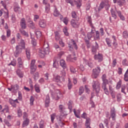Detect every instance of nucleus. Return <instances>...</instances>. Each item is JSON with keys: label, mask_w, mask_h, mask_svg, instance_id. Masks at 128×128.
Masks as SVG:
<instances>
[{"label": "nucleus", "mask_w": 128, "mask_h": 128, "mask_svg": "<svg viewBox=\"0 0 128 128\" xmlns=\"http://www.w3.org/2000/svg\"><path fill=\"white\" fill-rule=\"evenodd\" d=\"M62 80V78L59 76H56L54 78V80L56 82H60V80Z\"/></svg>", "instance_id": "obj_41"}, {"label": "nucleus", "mask_w": 128, "mask_h": 128, "mask_svg": "<svg viewBox=\"0 0 128 128\" xmlns=\"http://www.w3.org/2000/svg\"><path fill=\"white\" fill-rule=\"evenodd\" d=\"M9 102L10 104L14 107H16V103H19L18 99H16L15 100L10 99L9 100Z\"/></svg>", "instance_id": "obj_17"}, {"label": "nucleus", "mask_w": 128, "mask_h": 128, "mask_svg": "<svg viewBox=\"0 0 128 128\" xmlns=\"http://www.w3.org/2000/svg\"><path fill=\"white\" fill-rule=\"evenodd\" d=\"M35 33H36V35L38 38L42 36V34L40 32V31H39V30L36 31Z\"/></svg>", "instance_id": "obj_49"}, {"label": "nucleus", "mask_w": 128, "mask_h": 128, "mask_svg": "<svg viewBox=\"0 0 128 128\" xmlns=\"http://www.w3.org/2000/svg\"><path fill=\"white\" fill-rule=\"evenodd\" d=\"M72 101L70 100L69 101V103L68 104V108L70 110H72Z\"/></svg>", "instance_id": "obj_58"}, {"label": "nucleus", "mask_w": 128, "mask_h": 128, "mask_svg": "<svg viewBox=\"0 0 128 128\" xmlns=\"http://www.w3.org/2000/svg\"><path fill=\"white\" fill-rule=\"evenodd\" d=\"M68 27L66 26L64 27L63 29V32H64V34L66 36H68L69 35V34L68 32Z\"/></svg>", "instance_id": "obj_42"}, {"label": "nucleus", "mask_w": 128, "mask_h": 128, "mask_svg": "<svg viewBox=\"0 0 128 128\" xmlns=\"http://www.w3.org/2000/svg\"><path fill=\"white\" fill-rule=\"evenodd\" d=\"M51 121L52 122H54V119L56 118V114H52L50 116Z\"/></svg>", "instance_id": "obj_60"}, {"label": "nucleus", "mask_w": 128, "mask_h": 128, "mask_svg": "<svg viewBox=\"0 0 128 128\" xmlns=\"http://www.w3.org/2000/svg\"><path fill=\"white\" fill-rule=\"evenodd\" d=\"M90 122H91V120L90 118H86V126H90Z\"/></svg>", "instance_id": "obj_43"}, {"label": "nucleus", "mask_w": 128, "mask_h": 128, "mask_svg": "<svg viewBox=\"0 0 128 128\" xmlns=\"http://www.w3.org/2000/svg\"><path fill=\"white\" fill-rule=\"evenodd\" d=\"M93 89L96 91V93H98L100 91V83L98 81L96 80L93 82Z\"/></svg>", "instance_id": "obj_8"}, {"label": "nucleus", "mask_w": 128, "mask_h": 128, "mask_svg": "<svg viewBox=\"0 0 128 128\" xmlns=\"http://www.w3.org/2000/svg\"><path fill=\"white\" fill-rule=\"evenodd\" d=\"M58 64L56 60H54L53 67L55 68H58Z\"/></svg>", "instance_id": "obj_47"}, {"label": "nucleus", "mask_w": 128, "mask_h": 128, "mask_svg": "<svg viewBox=\"0 0 128 128\" xmlns=\"http://www.w3.org/2000/svg\"><path fill=\"white\" fill-rule=\"evenodd\" d=\"M70 70L71 72L74 73L76 72V68H75L73 66H70Z\"/></svg>", "instance_id": "obj_57"}, {"label": "nucleus", "mask_w": 128, "mask_h": 128, "mask_svg": "<svg viewBox=\"0 0 128 128\" xmlns=\"http://www.w3.org/2000/svg\"><path fill=\"white\" fill-rule=\"evenodd\" d=\"M34 98L33 96H31L30 98V106L34 105Z\"/></svg>", "instance_id": "obj_53"}, {"label": "nucleus", "mask_w": 128, "mask_h": 128, "mask_svg": "<svg viewBox=\"0 0 128 128\" xmlns=\"http://www.w3.org/2000/svg\"><path fill=\"white\" fill-rule=\"evenodd\" d=\"M24 122L22 124V126L25 127L29 124L30 120L29 119H24Z\"/></svg>", "instance_id": "obj_29"}, {"label": "nucleus", "mask_w": 128, "mask_h": 128, "mask_svg": "<svg viewBox=\"0 0 128 128\" xmlns=\"http://www.w3.org/2000/svg\"><path fill=\"white\" fill-rule=\"evenodd\" d=\"M60 66L64 68V70L66 68L67 66L64 60H60Z\"/></svg>", "instance_id": "obj_24"}, {"label": "nucleus", "mask_w": 128, "mask_h": 128, "mask_svg": "<svg viewBox=\"0 0 128 128\" xmlns=\"http://www.w3.org/2000/svg\"><path fill=\"white\" fill-rule=\"evenodd\" d=\"M32 76L35 80H37L39 78V73L38 72H36Z\"/></svg>", "instance_id": "obj_38"}, {"label": "nucleus", "mask_w": 128, "mask_h": 128, "mask_svg": "<svg viewBox=\"0 0 128 128\" xmlns=\"http://www.w3.org/2000/svg\"><path fill=\"white\" fill-rule=\"evenodd\" d=\"M60 74L62 76L61 77L62 80H64V77L66 76V72L64 71V70H62Z\"/></svg>", "instance_id": "obj_44"}, {"label": "nucleus", "mask_w": 128, "mask_h": 128, "mask_svg": "<svg viewBox=\"0 0 128 128\" xmlns=\"http://www.w3.org/2000/svg\"><path fill=\"white\" fill-rule=\"evenodd\" d=\"M98 48V42H96L95 46H92V52L93 53V54H96Z\"/></svg>", "instance_id": "obj_19"}, {"label": "nucleus", "mask_w": 128, "mask_h": 128, "mask_svg": "<svg viewBox=\"0 0 128 128\" xmlns=\"http://www.w3.org/2000/svg\"><path fill=\"white\" fill-rule=\"evenodd\" d=\"M20 9V6H14V11L16 12H18Z\"/></svg>", "instance_id": "obj_62"}, {"label": "nucleus", "mask_w": 128, "mask_h": 128, "mask_svg": "<svg viewBox=\"0 0 128 128\" xmlns=\"http://www.w3.org/2000/svg\"><path fill=\"white\" fill-rule=\"evenodd\" d=\"M77 58L76 56V54L73 52L71 55H69L67 56V60H69L71 62H74V60H76Z\"/></svg>", "instance_id": "obj_10"}, {"label": "nucleus", "mask_w": 128, "mask_h": 128, "mask_svg": "<svg viewBox=\"0 0 128 128\" xmlns=\"http://www.w3.org/2000/svg\"><path fill=\"white\" fill-rule=\"evenodd\" d=\"M34 88H35V91L36 92V93H40V84H36L34 86Z\"/></svg>", "instance_id": "obj_28"}, {"label": "nucleus", "mask_w": 128, "mask_h": 128, "mask_svg": "<svg viewBox=\"0 0 128 128\" xmlns=\"http://www.w3.org/2000/svg\"><path fill=\"white\" fill-rule=\"evenodd\" d=\"M126 89V84L122 85V86L121 88V92L122 93H124V94H126V92H125Z\"/></svg>", "instance_id": "obj_40"}, {"label": "nucleus", "mask_w": 128, "mask_h": 128, "mask_svg": "<svg viewBox=\"0 0 128 128\" xmlns=\"http://www.w3.org/2000/svg\"><path fill=\"white\" fill-rule=\"evenodd\" d=\"M18 66L20 68H23V62L20 58H18Z\"/></svg>", "instance_id": "obj_30"}, {"label": "nucleus", "mask_w": 128, "mask_h": 128, "mask_svg": "<svg viewBox=\"0 0 128 128\" xmlns=\"http://www.w3.org/2000/svg\"><path fill=\"white\" fill-rule=\"evenodd\" d=\"M53 14L54 16H58L60 15V12L56 8H55Z\"/></svg>", "instance_id": "obj_50"}, {"label": "nucleus", "mask_w": 128, "mask_h": 128, "mask_svg": "<svg viewBox=\"0 0 128 128\" xmlns=\"http://www.w3.org/2000/svg\"><path fill=\"white\" fill-rule=\"evenodd\" d=\"M114 4L117 3V4L120 6H122L126 3L125 0H113Z\"/></svg>", "instance_id": "obj_13"}, {"label": "nucleus", "mask_w": 128, "mask_h": 128, "mask_svg": "<svg viewBox=\"0 0 128 128\" xmlns=\"http://www.w3.org/2000/svg\"><path fill=\"white\" fill-rule=\"evenodd\" d=\"M28 27L32 29L36 28V25L32 21L30 20H28Z\"/></svg>", "instance_id": "obj_21"}, {"label": "nucleus", "mask_w": 128, "mask_h": 128, "mask_svg": "<svg viewBox=\"0 0 128 128\" xmlns=\"http://www.w3.org/2000/svg\"><path fill=\"white\" fill-rule=\"evenodd\" d=\"M123 36L125 38L128 37V33L127 31H124L123 32Z\"/></svg>", "instance_id": "obj_64"}, {"label": "nucleus", "mask_w": 128, "mask_h": 128, "mask_svg": "<svg viewBox=\"0 0 128 128\" xmlns=\"http://www.w3.org/2000/svg\"><path fill=\"white\" fill-rule=\"evenodd\" d=\"M52 98L55 100H58L62 96V93L59 90H56L54 93H52Z\"/></svg>", "instance_id": "obj_3"}, {"label": "nucleus", "mask_w": 128, "mask_h": 128, "mask_svg": "<svg viewBox=\"0 0 128 128\" xmlns=\"http://www.w3.org/2000/svg\"><path fill=\"white\" fill-rule=\"evenodd\" d=\"M94 59L98 60V62H102L103 60V57L102 54H98V55H95L94 56Z\"/></svg>", "instance_id": "obj_14"}, {"label": "nucleus", "mask_w": 128, "mask_h": 128, "mask_svg": "<svg viewBox=\"0 0 128 128\" xmlns=\"http://www.w3.org/2000/svg\"><path fill=\"white\" fill-rule=\"evenodd\" d=\"M95 40H100V33L98 30L96 31V35L94 36Z\"/></svg>", "instance_id": "obj_25"}, {"label": "nucleus", "mask_w": 128, "mask_h": 128, "mask_svg": "<svg viewBox=\"0 0 128 128\" xmlns=\"http://www.w3.org/2000/svg\"><path fill=\"white\" fill-rule=\"evenodd\" d=\"M102 88L104 90V92H105V94L106 95H108L109 94L108 90V89L106 88V86H102Z\"/></svg>", "instance_id": "obj_48"}, {"label": "nucleus", "mask_w": 128, "mask_h": 128, "mask_svg": "<svg viewBox=\"0 0 128 128\" xmlns=\"http://www.w3.org/2000/svg\"><path fill=\"white\" fill-rule=\"evenodd\" d=\"M26 52L28 60L30 59V48H27L26 49Z\"/></svg>", "instance_id": "obj_27"}, {"label": "nucleus", "mask_w": 128, "mask_h": 128, "mask_svg": "<svg viewBox=\"0 0 128 128\" xmlns=\"http://www.w3.org/2000/svg\"><path fill=\"white\" fill-rule=\"evenodd\" d=\"M1 4L4 7V8L6 10V12H4L5 14H4V18H8L9 17V13H8V10L6 9V4H4V2L3 1H1Z\"/></svg>", "instance_id": "obj_16"}, {"label": "nucleus", "mask_w": 128, "mask_h": 128, "mask_svg": "<svg viewBox=\"0 0 128 128\" xmlns=\"http://www.w3.org/2000/svg\"><path fill=\"white\" fill-rule=\"evenodd\" d=\"M18 117L20 118L22 116V111L19 108L18 110Z\"/></svg>", "instance_id": "obj_59"}, {"label": "nucleus", "mask_w": 128, "mask_h": 128, "mask_svg": "<svg viewBox=\"0 0 128 128\" xmlns=\"http://www.w3.org/2000/svg\"><path fill=\"white\" fill-rule=\"evenodd\" d=\"M38 52L41 58H44L46 55L50 53L49 45L47 42H44L43 48L38 50Z\"/></svg>", "instance_id": "obj_2"}, {"label": "nucleus", "mask_w": 128, "mask_h": 128, "mask_svg": "<svg viewBox=\"0 0 128 128\" xmlns=\"http://www.w3.org/2000/svg\"><path fill=\"white\" fill-rule=\"evenodd\" d=\"M116 109L112 108L110 110V117L112 118V120H116Z\"/></svg>", "instance_id": "obj_15"}, {"label": "nucleus", "mask_w": 128, "mask_h": 128, "mask_svg": "<svg viewBox=\"0 0 128 128\" xmlns=\"http://www.w3.org/2000/svg\"><path fill=\"white\" fill-rule=\"evenodd\" d=\"M103 83L102 84V86H106L107 84H108V80L106 78L104 80H103Z\"/></svg>", "instance_id": "obj_54"}, {"label": "nucleus", "mask_w": 128, "mask_h": 128, "mask_svg": "<svg viewBox=\"0 0 128 128\" xmlns=\"http://www.w3.org/2000/svg\"><path fill=\"white\" fill-rule=\"evenodd\" d=\"M55 39L56 40H58L60 39V36L58 31H56L55 32Z\"/></svg>", "instance_id": "obj_33"}, {"label": "nucleus", "mask_w": 128, "mask_h": 128, "mask_svg": "<svg viewBox=\"0 0 128 128\" xmlns=\"http://www.w3.org/2000/svg\"><path fill=\"white\" fill-rule=\"evenodd\" d=\"M59 110L60 112V117L64 116H65L68 115V113L66 110V108L64 107V105L60 104L59 106Z\"/></svg>", "instance_id": "obj_6"}, {"label": "nucleus", "mask_w": 128, "mask_h": 128, "mask_svg": "<svg viewBox=\"0 0 128 128\" xmlns=\"http://www.w3.org/2000/svg\"><path fill=\"white\" fill-rule=\"evenodd\" d=\"M44 121L42 120H40V128H44Z\"/></svg>", "instance_id": "obj_56"}, {"label": "nucleus", "mask_w": 128, "mask_h": 128, "mask_svg": "<svg viewBox=\"0 0 128 128\" xmlns=\"http://www.w3.org/2000/svg\"><path fill=\"white\" fill-rule=\"evenodd\" d=\"M71 25L72 26V27L74 28H78L80 25V22L78 21V20H74V19H72L70 22Z\"/></svg>", "instance_id": "obj_9"}, {"label": "nucleus", "mask_w": 128, "mask_h": 128, "mask_svg": "<svg viewBox=\"0 0 128 128\" xmlns=\"http://www.w3.org/2000/svg\"><path fill=\"white\" fill-rule=\"evenodd\" d=\"M35 63H36V60H33L31 61V64H30L31 74H32V72H35L36 70V66L35 65Z\"/></svg>", "instance_id": "obj_11"}, {"label": "nucleus", "mask_w": 128, "mask_h": 128, "mask_svg": "<svg viewBox=\"0 0 128 128\" xmlns=\"http://www.w3.org/2000/svg\"><path fill=\"white\" fill-rule=\"evenodd\" d=\"M20 89V86L18 84H16L14 85H12V92L14 93H16V92Z\"/></svg>", "instance_id": "obj_18"}, {"label": "nucleus", "mask_w": 128, "mask_h": 128, "mask_svg": "<svg viewBox=\"0 0 128 128\" xmlns=\"http://www.w3.org/2000/svg\"><path fill=\"white\" fill-rule=\"evenodd\" d=\"M39 26L40 27H41L42 28H46V21L44 20H40L39 21Z\"/></svg>", "instance_id": "obj_20"}, {"label": "nucleus", "mask_w": 128, "mask_h": 128, "mask_svg": "<svg viewBox=\"0 0 128 128\" xmlns=\"http://www.w3.org/2000/svg\"><path fill=\"white\" fill-rule=\"evenodd\" d=\"M112 16L114 18V19H116L117 15L116 14L115 11H113V10H111Z\"/></svg>", "instance_id": "obj_51"}, {"label": "nucleus", "mask_w": 128, "mask_h": 128, "mask_svg": "<svg viewBox=\"0 0 128 128\" xmlns=\"http://www.w3.org/2000/svg\"><path fill=\"white\" fill-rule=\"evenodd\" d=\"M16 74L19 76L20 78H22L24 76V72H21L20 70H18L16 71Z\"/></svg>", "instance_id": "obj_32"}, {"label": "nucleus", "mask_w": 128, "mask_h": 128, "mask_svg": "<svg viewBox=\"0 0 128 128\" xmlns=\"http://www.w3.org/2000/svg\"><path fill=\"white\" fill-rule=\"evenodd\" d=\"M60 20H62L63 21V22L64 24H65L66 25L68 24V20L67 17L64 18H60Z\"/></svg>", "instance_id": "obj_45"}, {"label": "nucleus", "mask_w": 128, "mask_h": 128, "mask_svg": "<svg viewBox=\"0 0 128 128\" xmlns=\"http://www.w3.org/2000/svg\"><path fill=\"white\" fill-rule=\"evenodd\" d=\"M122 80H120L119 82H118V83H117L116 88L117 90L120 89V88L122 86Z\"/></svg>", "instance_id": "obj_39"}, {"label": "nucleus", "mask_w": 128, "mask_h": 128, "mask_svg": "<svg viewBox=\"0 0 128 128\" xmlns=\"http://www.w3.org/2000/svg\"><path fill=\"white\" fill-rule=\"evenodd\" d=\"M20 25L21 28L22 30L26 28V20L24 18H21V20L20 22Z\"/></svg>", "instance_id": "obj_12"}, {"label": "nucleus", "mask_w": 128, "mask_h": 128, "mask_svg": "<svg viewBox=\"0 0 128 128\" xmlns=\"http://www.w3.org/2000/svg\"><path fill=\"white\" fill-rule=\"evenodd\" d=\"M84 90V86H81L80 88H79V95H82Z\"/></svg>", "instance_id": "obj_46"}, {"label": "nucleus", "mask_w": 128, "mask_h": 128, "mask_svg": "<svg viewBox=\"0 0 128 128\" xmlns=\"http://www.w3.org/2000/svg\"><path fill=\"white\" fill-rule=\"evenodd\" d=\"M68 45L69 50L70 51L73 50L74 48L76 50H78V46L77 44H76V42H74L73 39H72L69 42H68Z\"/></svg>", "instance_id": "obj_4"}, {"label": "nucleus", "mask_w": 128, "mask_h": 128, "mask_svg": "<svg viewBox=\"0 0 128 128\" xmlns=\"http://www.w3.org/2000/svg\"><path fill=\"white\" fill-rule=\"evenodd\" d=\"M8 66H16V61L15 60H14L13 61H12L11 62V63L10 64H8Z\"/></svg>", "instance_id": "obj_52"}, {"label": "nucleus", "mask_w": 128, "mask_h": 128, "mask_svg": "<svg viewBox=\"0 0 128 128\" xmlns=\"http://www.w3.org/2000/svg\"><path fill=\"white\" fill-rule=\"evenodd\" d=\"M106 43L108 44V46H109V47L112 46V41H111L110 39L108 38H106Z\"/></svg>", "instance_id": "obj_34"}, {"label": "nucleus", "mask_w": 128, "mask_h": 128, "mask_svg": "<svg viewBox=\"0 0 128 128\" xmlns=\"http://www.w3.org/2000/svg\"><path fill=\"white\" fill-rule=\"evenodd\" d=\"M6 111V113L9 112V107L8 106L7 104L4 105V108L3 109V110L2 111V112H4Z\"/></svg>", "instance_id": "obj_37"}, {"label": "nucleus", "mask_w": 128, "mask_h": 128, "mask_svg": "<svg viewBox=\"0 0 128 128\" xmlns=\"http://www.w3.org/2000/svg\"><path fill=\"white\" fill-rule=\"evenodd\" d=\"M124 80H125V82H128V74H124Z\"/></svg>", "instance_id": "obj_61"}, {"label": "nucleus", "mask_w": 128, "mask_h": 128, "mask_svg": "<svg viewBox=\"0 0 128 128\" xmlns=\"http://www.w3.org/2000/svg\"><path fill=\"white\" fill-rule=\"evenodd\" d=\"M94 35H95L94 31L92 30L91 32L88 33L87 36L89 40H90L92 38L94 37Z\"/></svg>", "instance_id": "obj_22"}, {"label": "nucleus", "mask_w": 128, "mask_h": 128, "mask_svg": "<svg viewBox=\"0 0 128 128\" xmlns=\"http://www.w3.org/2000/svg\"><path fill=\"white\" fill-rule=\"evenodd\" d=\"M20 32L22 35L24 36H28V33L24 30V29L20 30Z\"/></svg>", "instance_id": "obj_35"}, {"label": "nucleus", "mask_w": 128, "mask_h": 128, "mask_svg": "<svg viewBox=\"0 0 128 128\" xmlns=\"http://www.w3.org/2000/svg\"><path fill=\"white\" fill-rule=\"evenodd\" d=\"M28 114H27L26 112H24V113L23 119L24 120L28 119Z\"/></svg>", "instance_id": "obj_63"}, {"label": "nucleus", "mask_w": 128, "mask_h": 128, "mask_svg": "<svg viewBox=\"0 0 128 128\" xmlns=\"http://www.w3.org/2000/svg\"><path fill=\"white\" fill-rule=\"evenodd\" d=\"M50 103V99L48 95L46 96V100H45V106L48 108L49 106Z\"/></svg>", "instance_id": "obj_23"}, {"label": "nucleus", "mask_w": 128, "mask_h": 128, "mask_svg": "<svg viewBox=\"0 0 128 128\" xmlns=\"http://www.w3.org/2000/svg\"><path fill=\"white\" fill-rule=\"evenodd\" d=\"M50 10V4H47L45 6V12L47 14H48Z\"/></svg>", "instance_id": "obj_31"}, {"label": "nucleus", "mask_w": 128, "mask_h": 128, "mask_svg": "<svg viewBox=\"0 0 128 128\" xmlns=\"http://www.w3.org/2000/svg\"><path fill=\"white\" fill-rule=\"evenodd\" d=\"M26 48V42L23 39L18 40V44L16 46L14 56L17 58L21 54L23 50Z\"/></svg>", "instance_id": "obj_1"}, {"label": "nucleus", "mask_w": 128, "mask_h": 128, "mask_svg": "<svg viewBox=\"0 0 128 128\" xmlns=\"http://www.w3.org/2000/svg\"><path fill=\"white\" fill-rule=\"evenodd\" d=\"M66 2L70 4L72 6H74V2H75L78 8H80L82 6V0H78L77 1L75 0H66Z\"/></svg>", "instance_id": "obj_5"}, {"label": "nucleus", "mask_w": 128, "mask_h": 128, "mask_svg": "<svg viewBox=\"0 0 128 128\" xmlns=\"http://www.w3.org/2000/svg\"><path fill=\"white\" fill-rule=\"evenodd\" d=\"M100 71L101 69L98 67V66L96 68L93 69V74H92V78H97Z\"/></svg>", "instance_id": "obj_7"}, {"label": "nucleus", "mask_w": 128, "mask_h": 128, "mask_svg": "<svg viewBox=\"0 0 128 128\" xmlns=\"http://www.w3.org/2000/svg\"><path fill=\"white\" fill-rule=\"evenodd\" d=\"M117 13L118 16L120 18L121 20H126L125 17L124 16V15L122 14V13L120 12V11H117Z\"/></svg>", "instance_id": "obj_26"}, {"label": "nucleus", "mask_w": 128, "mask_h": 128, "mask_svg": "<svg viewBox=\"0 0 128 128\" xmlns=\"http://www.w3.org/2000/svg\"><path fill=\"white\" fill-rule=\"evenodd\" d=\"M74 114H75V116H76V118H80V110H77L76 112V109H74Z\"/></svg>", "instance_id": "obj_36"}, {"label": "nucleus", "mask_w": 128, "mask_h": 128, "mask_svg": "<svg viewBox=\"0 0 128 128\" xmlns=\"http://www.w3.org/2000/svg\"><path fill=\"white\" fill-rule=\"evenodd\" d=\"M68 90H71L72 86V81H70V80H68Z\"/></svg>", "instance_id": "obj_55"}]
</instances>
